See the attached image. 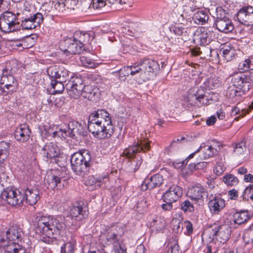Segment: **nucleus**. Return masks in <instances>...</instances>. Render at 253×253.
<instances>
[{
  "label": "nucleus",
  "mask_w": 253,
  "mask_h": 253,
  "mask_svg": "<svg viewBox=\"0 0 253 253\" xmlns=\"http://www.w3.org/2000/svg\"><path fill=\"white\" fill-rule=\"evenodd\" d=\"M142 68L144 72L147 80L150 78L151 74H153L155 70L159 67L158 63L153 60L146 59L140 61Z\"/></svg>",
  "instance_id": "nucleus-27"
},
{
  "label": "nucleus",
  "mask_w": 253,
  "mask_h": 253,
  "mask_svg": "<svg viewBox=\"0 0 253 253\" xmlns=\"http://www.w3.org/2000/svg\"><path fill=\"white\" fill-rule=\"evenodd\" d=\"M216 19L214 22L216 29L220 32L227 34L232 32L234 26L232 20L228 18L226 11L221 7L216 9Z\"/></svg>",
  "instance_id": "nucleus-10"
},
{
  "label": "nucleus",
  "mask_w": 253,
  "mask_h": 253,
  "mask_svg": "<svg viewBox=\"0 0 253 253\" xmlns=\"http://www.w3.org/2000/svg\"><path fill=\"white\" fill-rule=\"evenodd\" d=\"M50 84L51 86L50 91L52 94L61 93L63 91L65 88L66 89V85H64L63 82L59 80H51Z\"/></svg>",
  "instance_id": "nucleus-37"
},
{
  "label": "nucleus",
  "mask_w": 253,
  "mask_h": 253,
  "mask_svg": "<svg viewBox=\"0 0 253 253\" xmlns=\"http://www.w3.org/2000/svg\"><path fill=\"white\" fill-rule=\"evenodd\" d=\"M22 232L20 228L11 227L6 232V241L22 242Z\"/></svg>",
  "instance_id": "nucleus-29"
},
{
  "label": "nucleus",
  "mask_w": 253,
  "mask_h": 253,
  "mask_svg": "<svg viewBox=\"0 0 253 253\" xmlns=\"http://www.w3.org/2000/svg\"><path fill=\"white\" fill-rule=\"evenodd\" d=\"M88 129L98 139L111 137L114 132V126L110 114L104 109H98L91 113L88 119Z\"/></svg>",
  "instance_id": "nucleus-2"
},
{
  "label": "nucleus",
  "mask_w": 253,
  "mask_h": 253,
  "mask_svg": "<svg viewBox=\"0 0 253 253\" xmlns=\"http://www.w3.org/2000/svg\"><path fill=\"white\" fill-rule=\"evenodd\" d=\"M91 154L87 150H81L74 153L70 160L72 170L77 175H84L91 165Z\"/></svg>",
  "instance_id": "nucleus-6"
},
{
  "label": "nucleus",
  "mask_w": 253,
  "mask_h": 253,
  "mask_svg": "<svg viewBox=\"0 0 253 253\" xmlns=\"http://www.w3.org/2000/svg\"><path fill=\"white\" fill-rule=\"evenodd\" d=\"M96 177L97 179L96 188L101 187L107 188L109 186V178L108 174Z\"/></svg>",
  "instance_id": "nucleus-43"
},
{
  "label": "nucleus",
  "mask_w": 253,
  "mask_h": 253,
  "mask_svg": "<svg viewBox=\"0 0 253 253\" xmlns=\"http://www.w3.org/2000/svg\"><path fill=\"white\" fill-rule=\"evenodd\" d=\"M151 141L148 139H143L138 140L133 145L125 149L123 154L128 159L126 164V169L131 172L137 171L141 165L143 159L139 154L141 151L145 152L150 149Z\"/></svg>",
  "instance_id": "nucleus-3"
},
{
  "label": "nucleus",
  "mask_w": 253,
  "mask_h": 253,
  "mask_svg": "<svg viewBox=\"0 0 253 253\" xmlns=\"http://www.w3.org/2000/svg\"><path fill=\"white\" fill-rule=\"evenodd\" d=\"M52 2H44L41 7L40 11L43 12V15L47 16L52 9Z\"/></svg>",
  "instance_id": "nucleus-50"
},
{
  "label": "nucleus",
  "mask_w": 253,
  "mask_h": 253,
  "mask_svg": "<svg viewBox=\"0 0 253 253\" xmlns=\"http://www.w3.org/2000/svg\"><path fill=\"white\" fill-rule=\"evenodd\" d=\"M129 67L130 76L134 77L135 78L139 77L140 79L138 81L139 83L147 80V78L145 77L144 72H143L140 61L139 63L133 64L129 66Z\"/></svg>",
  "instance_id": "nucleus-30"
},
{
  "label": "nucleus",
  "mask_w": 253,
  "mask_h": 253,
  "mask_svg": "<svg viewBox=\"0 0 253 253\" xmlns=\"http://www.w3.org/2000/svg\"><path fill=\"white\" fill-rule=\"evenodd\" d=\"M10 144L5 141L0 142V179L4 180L8 178L6 174V166L8 163Z\"/></svg>",
  "instance_id": "nucleus-13"
},
{
  "label": "nucleus",
  "mask_w": 253,
  "mask_h": 253,
  "mask_svg": "<svg viewBox=\"0 0 253 253\" xmlns=\"http://www.w3.org/2000/svg\"><path fill=\"white\" fill-rule=\"evenodd\" d=\"M233 85L237 89H231L230 92V95L233 96H240L245 92L248 91L252 85L248 81L246 74L242 72H235L229 76Z\"/></svg>",
  "instance_id": "nucleus-7"
},
{
  "label": "nucleus",
  "mask_w": 253,
  "mask_h": 253,
  "mask_svg": "<svg viewBox=\"0 0 253 253\" xmlns=\"http://www.w3.org/2000/svg\"><path fill=\"white\" fill-rule=\"evenodd\" d=\"M166 222L164 218L156 217L150 222V227L156 232H163L166 227Z\"/></svg>",
  "instance_id": "nucleus-35"
},
{
  "label": "nucleus",
  "mask_w": 253,
  "mask_h": 253,
  "mask_svg": "<svg viewBox=\"0 0 253 253\" xmlns=\"http://www.w3.org/2000/svg\"><path fill=\"white\" fill-rule=\"evenodd\" d=\"M22 196L26 203L31 206L35 205L40 199V192L36 189L27 188Z\"/></svg>",
  "instance_id": "nucleus-28"
},
{
  "label": "nucleus",
  "mask_w": 253,
  "mask_h": 253,
  "mask_svg": "<svg viewBox=\"0 0 253 253\" xmlns=\"http://www.w3.org/2000/svg\"><path fill=\"white\" fill-rule=\"evenodd\" d=\"M168 253H179V246L177 244L175 243L171 246L170 248L168 251Z\"/></svg>",
  "instance_id": "nucleus-64"
},
{
  "label": "nucleus",
  "mask_w": 253,
  "mask_h": 253,
  "mask_svg": "<svg viewBox=\"0 0 253 253\" xmlns=\"http://www.w3.org/2000/svg\"><path fill=\"white\" fill-rule=\"evenodd\" d=\"M56 2L54 4V8L55 9L59 11V12H63L65 10L66 7L68 8H70L69 7V3H73L75 4H76L77 1L76 0H56ZM70 8H73V7H70Z\"/></svg>",
  "instance_id": "nucleus-39"
},
{
  "label": "nucleus",
  "mask_w": 253,
  "mask_h": 253,
  "mask_svg": "<svg viewBox=\"0 0 253 253\" xmlns=\"http://www.w3.org/2000/svg\"><path fill=\"white\" fill-rule=\"evenodd\" d=\"M97 179L96 177L93 175H90L88 177L86 181V184L93 186V188H96Z\"/></svg>",
  "instance_id": "nucleus-57"
},
{
  "label": "nucleus",
  "mask_w": 253,
  "mask_h": 253,
  "mask_svg": "<svg viewBox=\"0 0 253 253\" xmlns=\"http://www.w3.org/2000/svg\"><path fill=\"white\" fill-rule=\"evenodd\" d=\"M181 142V141L179 138H177L176 140H173L170 144L165 150V153L169 155L170 154L171 151V148L175 146V144L177 142Z\"/></svg>",
  "instance_id": "nucleus-60"
},
{
  "label": "nucleus",
  "mask_w": 253,
  "mask_h": 253,
  "mask_svg": "<svg viewBox=\"0 0 253 253\" xmlns=\"http://www.w3.org/2000/svg\"><path fill=\"white\" fill-rule=\"evenodd\" d=\"M238 21L247 26L253 25V6H243L236 14Z\"/></svg>",
  "instance_id": "nucleus-17"
},
{
  "label": "nucleus",
  "mask_w": 253,
  "mask_h": 253,
  "mask_svg": "<svg viewBox=\"0 0 253 253\" xmlns=\"http://www.w3.org/2000/svg\"><path fill=\"white\" fill-rule=\"evenodd\" d=\"M181 209L185 212H191L194 211V207L193 204L186 200L181 203Z\"/></svg>",
  "instance_id": "nucleus-48"
},
{
  "label": "nucleus",
  "mask_w": 253,
  "mask_h": 253,
  "mask_svg": "<svg viewBox=\"0 0 253 253\" xmlns=\"http://www.w3.org/2000/svg\"><path fill=\"white\" fill-rule=\"evenodd\" d=\"M164 178L159 173L154 174L150 178L145 179L141 185V189L145 191L160 186L163 183Z\"/></svg>",
  "instance_id": "nucleus-22"
},
{
  "label": "nucleus",
  "mask_w": 253,
  "mask_h": 253,
  "mask_svg": "<svg viewBox=\"0 0 253 253\" xmlns=\"http://www.w3.org/2000/svg\"><path fill=\"white\" fill-rule=\"evenodd\" d=\"M70 215L72 218H75V220H82L87 215L86 208L83 207L80 204L74 206L70 209Z\"/></svg>",
  "instance_id": "nucleus-32"
},
{
  "label": "nucleus",
  "mask_w": 253,
  "mask_h": 253,
  "mask_svg": "<svg viewBox=\"0 0 253 253\" xmlns=\"http://www.w3.org/2000/svg\"><path fill=\"white\" fill-rule=\"evenodd\" d=\"M208 206L212 214H218L225 207V201L219 196L211 195Z\"/></svg>",
  "instance_id": "nucleus-19"
},
{
  "label": "nucleus",
  "mask_w": 253,
  "mask_h": 253,
  "mask_svg": "<svg viewBox=\"0 0 253 253\" xmlns=\"http://www.w3.org/2000/svg\"><path fill=\"white\" fill-rule=\"evenodd\" d=\"M42 152L44 157L49 159H52L58 157L60 150L56 144L50 142L43 147Z\"/></svg>",
  "instance_id": "nucleus-25"
},
{
  "label": "nucleus",
  "mask_w": 253,
  "mask_h": 253,
  "mask_svg": "<svg viewBox=\"0 0 253 253\" xmlns=\"http://www.w3.org/2000/svg\"><path fill=\"white\" fill-rule=\"evenodd\" d=\"M224 59L227 62L231 61L236 54V49L231 44L225 45L221 49Z\"/></svg>",
  "instance_id": "nucleus-34"
},
{
  "label": "nucleus",
  "mask_w": 253,
  "mask_h": 253,
  "mask_svg": "<svg viewBox=\"0 0 253 253\" xmlns=\"http://www.w3.org/2000/svg\"><path fill=\"white\" fill-rule=\"evenodd\" d=\"M183 195L182 188L177 185H172L163 194V201L176 202Z\"/></svg>",
  "instance_id": "nucleus-21"
},
{
  "label": "nucleus",
  "mask_w": 253,
  "mask_h": 253,
  "mask_svg": "<svg viewBox=\"0 0 253 253\" xmlns=\"http://www.w3.org/2000/svg\"><path fill=\"white\" fill-rule=\"evenodd\" d=\"M66 87L69 96L74 99L82 96L91 99L95 93L92 86L84 85L82 79L78 77H71L66 84Z\"/></svg>",
  "instance_id": "nucleus-4"
},
{
  "label": "nucleus",
  "mask_w": 253,
  "mask_h": 253,
  "mask_svg": "<svg viewBox=\"0 0 253 253\" xmlns=\"http://www.w3.org/2000/svg\"><path fill=\"white\" fill-rule=\"evenodd\" d=\"M83 47L82 43H78L72 38H66L60 44L61 50L70 54L80 53L83 50Z\"/></svg>",
  "instance_id": "nucleus-18"
},
{
  "label": "nucleus",
  "mask_w": 253,
  "mask_h": 253,
  "mask_svg": "<svg viewBox=\"0 0 253 253\" xmlns=\"http://www.w3.org/2000/svg\"><path fill=\"white\" fill-rule=\"evenodd\" d=\"M233 147V154L235 156L238 157L243 156L246 151V142L244 140H242L236 143Z\"/></svg>",
  "instance_id": "nucleus-40"
},
{
  "label": "nucleus",
  "mask_w": 253,
  "mask_h": 253,
  "mask_svg": "<svg viewBox=\"0 0 253 253\" xmlns=\"http://www.w3.org/2000/svg\"><path fill=\"white\" fill-rule=\"evenodd\" d=\"M172 165L175 169H182L185 167V163L184 161L176 160L173 162Z\"/></svg>",
  "instance_id": "nucleus-62"
},
{
  "label": "nucleus",
  "mask_w": 253,
  "mask_h": 253,
  "mask_svg": "<svg viewBox=\"0 0 253 253\" xmlns=\"http://www.w3.org/2000/svg\"><path fill=\"white\" fill-rule=\"evenodd\" d=\"M216 252V248L213 242L208 244L204 250L205 253H215Z\"/></svg>",
  "instance_id": "nucleus-56"
},
{
  "label": "nucleus",
  "mask_w": 253,
  "mask_h": 253,
  "mask_svg": "<svg viewBox=\"0 0 253 253\" xmlns=\"http://www.w3.org/2000/svg\"><path fill=\"white\" fill-rule=\"evenodd\" d=\"M106 240L108 242L113 245H116L119 243V239L117 235L114 232H110L108 233L106 236Z\"/></svg>",
  "instance_id": "nucleus-52"
},
{
  "label": "nucleus",
  "mask_w": 253,
  "mask_h": 253,
  "mask_svg": "<svg viewBox=\"0 0 253 253\" xmlns=\"http://www.w3.org/2000/svg\"><path fill=\"white\" fill-rule=\"evenodd\" d=\"M61 216H42L36 221V232L45 235L42 239L43 242L51 244L53 239L58 237L63 231L66 225Z\"/></svg>",
  "instance_id": "nucleus-1"
},
{
  "label": "nucleus",
  "mask_w": 253,
  "mask_h": 253,
  "mask_svg": "<svg viewBox=\"0 0 253 253\" xmlns=\"http://www.w3.org/2000/svg\"><path fill=\"white\" fill-rule=\"evenodd\" d=\"M188 196L192 200L197 203H203L204 197L208 196L207 190L201 185H195L189 189Z\"/></svg>",
  "instance_id": "nucleus-20"
},
{
  "label": "nucleus",
  "mask_w": 253,
  "mask_h": 253,
  "mask_svg": "<svg viewBox=\"0 0 253 253\" xmlns=\"http://www.w3.org/2000/svg\"><path fill=\"white\" fill-rule=\"evenodd\" d=\"M225 170V167L224 165L221 163L217 164L216 166L215 167L214 169V173L217 175H221Z\"/></svg>",
  "instance_id": "nucleus-55"
},
{
  "label": "nucleus",
  "mask_w": 253,
  "mask_h": 253,
  "mask_svg": "<svg viewBox=\"0 0 253 253\" xmlns=\"http://www.w3.org/2000/svg\"><path fill=\"white\" fill-rule=\"evenodd\" d=\"M20 22L17 16L10 11H6L0 16V30L5 33L15 31L19 29Z\"/></svg>",
  "instance_id": "nucleus-9"
},
{
  "label": "nucleus",
  "mask_w": 253,
  "mask_h": 253,
  "mask_svg": "<svg viewBox=\"0 0 253 253\" xmlns=\"http://www.w3.org/2000/svg\"><path fill=\"white\" fill-rule=\"evenodd\" d=\"M0 84H3L0 88V92L3 95L11 94L18 89V84L17 80L11 74H7V70H3L1 77Z\"/></svg>",
  "instance_id": "nucleus-12"
},
{
  "label": "nucleus",
  "mask_w": 253,
  "mask_h": 253,
  "mask_svg": "<svg viewBox=\"0 0 253 253\" xmlns=\"http://www.w3.org/2000/svg\"><path fill=\"white\" fill-rule=\"evenodd\" d=\"M45 180V184L47 186V188L51 190L55 188L62 189L67 184L65 179L60 177L56 172L47 173Z\"/></svg>",
  "instance_id": "nucleus-16"
},
{
  "label": "nucleus",
  "mask_w": 253,
  "mask_h": 253,
  "mask_svg": "<svg viewBox=\"0 0 253 253\" xmlns=\"http://www.w3.org/2000/svg\"><path fill=\"white\" fill-rule=\"evenodd\" d=\"M243 239L246 244H252L253 243V223L245 230Z\"/></svg>",
  "instance_id": "nucleus-42"
},
{
  "label": "nucleus",
  "mask_w": 253,
  "mask_h": 253,
  "mask_svg": "<svg viewBox=\"0 0 253 253\" xmlns=\"http://www.w3.org/2000/svg\"><path fill=\"white\" fill-rule=\"evenodd\" d=\"M88 38L89 36L88 34L79 31L75 33L72 38L76 42H78V43H82L83 46L84 42H85V39Z\"/></svg>",
  "instance_id": "nucleus-46"
},
{
  "label": "nucleus",
  "mask_w": 253,
  "mask_h": 253,
  "mask_svg": "<svg viewBox=\"0 0 253 253\" xmlns=\"http://www.w3.org/2000/svg\"><path fill=\"white\" fill-rule=\"evenodd\" d=\"M187 101L191 104L195 106L209 104V100L206 97V91L202 87L198 88L196 91L195 89H191L187 95Z\"/></svg>",
  "instance_id": "nucleus-15"
},
{
  "label": "nucleus",
  "mask_w": 253,
  "mask_h": 253,
  "mask_svg": "<svg viewBox=\"0 0 253 253\" xmlns=\"http://www.w3.org/2000/svg\"><path fill=\"white\" fill-rule=\"evenodd\" d=\"M203 149L202 153L199 155V158L201 160H206L211 157H213L217 153V150L216 148L211 145H206L205 144H202Z\"/></svg>",
  "instance_id": "nucleus-33"
},
{
  "label": "nucleus",
  "mask_w": 253,
  "mask_h": 253,
  "mask_svg": "<svg viewBox=\"0 0 253 253\" xmlns=\"http://www.w3.org/2000/svg\"><path fill=\"white\" fill-rule=\"evenodd\" d=\"M211 227L213 236L221 243L224 244L229 239L231 229L227 225L218 221Z\"/></svg>",
  "instance_id": "nucleus-14"
},
{
  "label": "nucleus",
  "mask_w": 253,
  "mask_h": 253,
  "mask_svg": "<svg viewBox=\"0 0 253 253\" xmlns=\"http://www.w3.org/2000/svg\"><path fill=\"white\" fill-rule=\"evenodd\" d=\"M223 181L227 185L235 186L238 183V179L232 174H227L223 177Z\"/></svg>",
  "instance_id": "nucleus-45"
},
{
  "label": "nucleus",
  "mask_w": 253,
  "mask_h": 253,
  "mask_svg": "<svg viewBox=\"0 0 253 253\" xmlns=\"http://www.w3.org/2000/svg\"><path fill=\"white\" fill-rule=\"evenodd\" d=\"M164 202L165 203V204H163L162 205V209L165 211H170L172 210L173 208V205L172 204L174 203L171 201H164Z\"/></svg>",
  "instance_id": "nucleus-58"
},
{
  "label": "nucleus",
  "mask_w": 253,
  "mask_h": 253,
  "mask_svg": "<svg viewBox=\"0 0 253 253\" xmlns=\"http://www.w3.org/2000/svg\"><path fill=\"white\" fill-rule=\"evenodd\" d=\"M1 198L9 205L13 207H19L24 201L21 192L14 187H8L4 189L0 194Z\"/></svg>",
  "instance_id": "nucleus-11"
},
{
  "label": "nucleus",
  "mask_w": 253,
  "mask_h": 253,
  "mask_svg": "<svg viewBox=\"0 0 253 253\" xmlns=\"http://www.w3.org/2000/svg\"><path fill=\"white\" fill-rule=\"evenodd\" d=\"M238 69L240 72L243 73L248 70H253V58L246 59L244 61L241 62L238 65Z\"/></svg>",
  "instance_id": "nucleus-41"
},
{
  "label": "nucleus",
  "mask_w": 253,
  "mask_h": 253,
  "mask_svg": "<svg viewBox=\"0 0 253 253\" xmlns=\"http://www.w3.org/2000/svg\"><path fill=\"white\" fill-rule=\"evenodd\" d=\"M5 253H25L22 242H7L4 246Z\"/></svg>",
  "instance_id": "nucleus-31"
},
{
  "label": "nucleus",
  "mask_w": 253,
  "mask_h": 253,
  "mask_svg": "<svg viewBox=\"0 0 253 253\" xmlns=\"http://www.w3.org/2000/svg\"><path fill=\"white\" fill-rule=\"evenodd\" d=\"M13 45L16 46L18 48L22 47V48H27V47L26 46L25 40H22L21 41H15L13 42Z\"/></svg>",
  "instance_id": "nucleus-63"
},
{
  "label": "nucleus",
  "mask_w": 253,
  "mask_h": 253,
  "mask_svg": "<svg viewBox=\"0 0 253 253\" xmlns=\"http://www.w3.org/2000/svg\"><path fill=\"white\" fill-rule=\"evenodd\" d=\"M211 33L208 29L201 27L194 33L193 40L198 44L205 45L210 42L211 40Z\"/></svg>",
  "instance_id": "nucleus-23"
},
{
  "label": "nucleus",
  "mask_w": 253,
  "mask_h": 253,
  "mask_svg": "<svg viewBox=\"0 0 253 253\" xmlns=\"http://www.w3.org/2000/svg\"><path fill=\"white\" fill-rule=\"evenodd\" d=\"M130 75L129 66H126L120 69L119 73V78L121 80H125L126 77Z\"/></svg>",
  "instance_id": "nucleus-51"
},
{
  "label": "nucleus",
  "mask_w": 253,
  "mask_h": 253,
  "mask_svg": "<svg viewBox=\"0 0 253 253\" xmlns=\"http://www.w3.org/2000/svg\"><path fill=\"white\" fill-rule=\"evenodd\" d=\"M120 30L122 33L126 35L133 36L134 33V31L132 29H130L128 26L123 27L121 28Z\"/></svg>",
  "instance_id": "nucleus-61"
},
{
  "label": "nucleus",
  "mask_w": 253,
  "mask_h": 253,
  "mask_svg": "<svg viewBox=\"0 0 253 253\" xmlns=\"http://www.w3.org/2000/svg\"><path fill=\"white\" fill-rule=\"evenodd\" d=\"M173 31L174 34L178 36H182L184 34H185L186 33L185 28L179 26H175Z\"/></svg>",
  "instance_id": "nucleus-59"
},
{
  "label": "nucleus",
  "mask_w": 253,
  "mask_h": 253,
  "mask_svg": "<svg viewBox=\"0 0 253 253\" xmlns=\"http://www.w3.org/2000/svg\"><path fill=\"white\" fill-rule=\"evenodd\" d=\"M31 130L26 124H21L14 132L15 139L20 143L27 141L30 138Z\"/></svg>",
  "instance_id": "nucleus-24"
},
{
  "label": "nucleus",
  "mask_w": 253,
  "mask_h": 253,
  "mask_svg": "<svg viewBox=\"0 0 253 253\" xmlns=\"http://www.w3.org/2000/svg\"><path fill=\"white\" fill-rule=\"evenodd\" d=\"M192 19L195 23L203 25L208 20L209 15L203 10L199 11L193 15Z\"/></svg>",
  "instance_id": "nucleus-38"
},
{
  "label": "nucleus",
  "mask_w": 253,
  "mask_h": 253,
  "mask_svg": "<svg viewBox=\"0 0 253 253\" xmlns=\"http://www.w3.org/2000/svg\"><path fill=\"white\" fill-rule=\"evenodd\" d=\"M91 5L94 9H99L106 4V0H92Z\"/></svg>",
  "instance_id": "nucleus-54"
},
{
  "label": "nucleus",
  "mask_w": 253,
  "mask_h": 253,
  "mask_svg": "<svg viewBox=\"0 0 253 253\" xmlns=\"http://www.w3.org/2000/svg\"><path fill=\"white\" fill-rule=\"evenodd\" d=\"M253 217V213L248 210H242L233 214V221L235 224L241 225L247 223Z\"/></svg>",
  "instance_id": "nucleus-26"
},
{
  "label": "nucleus",
  "mask_w": 253,
  "mask_h": 253,
  "mask_svg": "<svg viewBox=\"0 0 253 253\" xmlns=\"http://www.w3.org/2000/svg\"><path fill=\"white\" fill-rule=\"evenodd\" d=\"M79 63L83 66L88 68H95L98 66V63L94 62V60L92 59L88 55H82L79 57Z\"/></svg>",
  "instance_id": "nucleus-36"
},
{
  "label": "nucleus",
  "mask_w": 253,
  "mask_h": 253,
  "mask_svg": "<svg viewBox=\"0 0 253 253\" xmlns=\"http://www.w3.org/2000/svg\"><path fill=\"white\" fill-rule=\"evenodd\" d=\"M243 199H247L249 197L253 200V185L247 187L243 193Z\"/></svg>",
  "instance_id": "nucleus-53"
},
{
  "label": "nucleus",
  "mask_w": 253,
  "mask_h": 253,
  "mask_svg": "<svg viewBox=\"0 0 253 253\" xmlns=\"http://www.w3.org/2000/svg\"><path fill=\"white\" fill-rule=\"evenodd\" d=\"M75 245L74 243L71 241L68 242L64 244L61 247V253H73L74 251Z\"/></svg>",
  "instance_id": "nucleus-47"
},
{
  "label": "nucleus",
  "mask_w": 253,
  "mask_h": 253,
  "mask_svg": "<svg viewBox=\"0 0 253 253\" xmlns=\"http://www.w3.org/2000/svg\"><path fill=\"white\" fill-rule=\"evenodd\" d=\"M44 127L47 135L53 134L54 137L59 136L66 138L67 136L72 137L76 135L84 136L86 134L84 127L77 121L70 122L68 125L56 126L54 131L51 128L46 129L47 126Z\"/></svg>",
  "instance_id": "nucleus-5"
},
{
  "label": "nucleus",
  "mask_w": 253,
  "mask_h": 253,
  "mask_svg": "<svg viewBox=\"0 0 253 253\" xmlns=\"http://www.w3.org/2000/svg\"><path fill=\"white\" fill-rule=\"evenodd\" d=\"M59 66L58 65L51 66L47 68L46 72L51 80L58 79L59 74Z\"/></svg>",
  "instance_id": "nucleus-44"
},
{
  "label": "nucleus",
  "mask_w": 253,
  "mask_h": 253,
  "mask_svg": "<svg viewBox=\"0 0 253 253\" xmlns=\"http://www.w3.org/2000/svg\"><path fill=\"white\" fill-rule=\"evenodd\" d=\"M21 26L23 29L32 30L39 27L43 21V15L41 12L34 13L26 6L22 11Z\"/></svg>",
  "instance_id": "nucleus-8"
},
{
  "label": "nucleus",
  "mask_w": 253,
  "mask_h": 253,
  "mask_svg": "<svg viewBox=\"0 0 253 253\" xmlns=\"http://www.w3.org/2000/svg\"><path fill=\"white\" fill-rule=\"evenodd\" d=\"M58 79L61 82H65L69 78L70 72L63 66H59Z\"/></svg>",
  "instance_id": "nucleus-49"
}]
</instances>
